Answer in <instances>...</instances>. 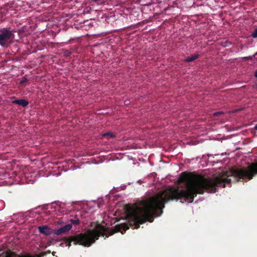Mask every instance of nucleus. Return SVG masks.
Segmentation results:
<instances>
[{"label": "nucleus", "mask_w": 257, "mask_h": 257, "mask_svg": "<svg viewBox=\"0 0 257 257\" xmlns=\"http://www.w3.org/2000/svg\"><path fill=\"white\" fill-rule=\"evenodd\" d=\"M38 229L40 233L45 235H49L52 233L51 229L46 225L39 226L38 227Z\"/></svg>", "instance_id": "obj_5"}, {"label": "nucleus", "mask_w": 257, "mask_h": 257, "mask_svg": "<svg viewBox=\"0 0 257 257\" xmlns=\"http://www.w3.org/2000/svg\"><path fill=\"white\" fill-rule=\"evenodd\" d=\"M254 76L257 78V70L254 72Z\"/></svg>", "instance_id": "obj_14"}, {"label": "nucleus", "mask_w": 257, "mask_h": 257, "mask_svg": "<svg viewBox=\"0 0 257 257\" xmlns=\"http://www.w3.org/2000/svg\"><path fill=\"white\" fill-rule=\"evenodd\" d=\"M28 81V79L26 77H24L22 78L21 82H20V84L21 85H23L25 82H26L27 81Z\"/></svg>", "instance_id": "obj_11"}, {"label": "nucleus", "mask_w": 257, "mask_h": 257, "mask_svg": "<svg viewBox=\"0 0 257 257\" xmlns=\"http://www.w3.org/2000/svg\"><path fill=\"white\" fill-rule=\"evenodd\" d=\"M255 55H257V52L255 53Z\"/></svg>", "instance_id": "obj_16"}, {"label": "nucleus", "mask_w": 257, "mask_h": 257, "mask_svg": "<svg viewBox=\"0 0 257 257\" xmlns=\"http://www.w3.org/2000/svg\"><path fill=\"white\" fill-rule=\"evenodd\" d=\"M70 222H71V224H74V225H77L79 223V220L77 219H71L70 220Z\"/></svg>", "instance_id": "obj_10"}, {"label": "nucleus", "mask_w": 257, "mask_h": 257, "mask_svg": "<svg viewBox=\"0 0 257 257\" xmlns=\"http://www.w3.org/2000/svg\"><path fill=\"white\" fill-rule=\"evenodd\" d=\"M15 32V30L9 28L0 29V45L3 47H8L13 42Z\"/></svg>", "instance_id": "obj_2"}, {"label": "nucleus", "mask_w": 257, "mask_h": 257, "mask_svg": "<svg viewBox=\"0 0 257 257\" xmlns=\"http://www.w3.org/2000/svg\"><path fill=\"white\" fill-rule=\"evenodd\" d=\"M256 55H255V53L253 56H251L244 57L242 58V59L244 60H252L253 58H255Z\"/></svg>", "instance_id": "obj_9"}, {"label": "nucleus", "mask_w": 257, "mask_h": 257, "mask_svg": "<svg viewBox=\"0 0 257 257\" xmlns=\"http://www.w3.org/2000/svg\"><path fill=\"white\" fill-rule=\"evenodd\" d=\"M221 113H222V112H221V111H219V112H215V113H214V115H215V116H217V115H219V114H221Z\"/></svg>", "instance_id": "obj_13"}, {"label": "nucleus", "mask_w": 257, "mask_h": 257, "mask_svg": "<svg viewBox=\"0 0 257 257\" xmlns=\"http://www.w3.org/2000/svg\"><path fill=\"white\" fill-rule=\"evenodd\" d=\"M12 103L17 104L23 107H26L29 104V101L25 99H16L12 101Z\"/></svg>", "instance_id": "obj_6"}, {"label": "nucleus", "mask_w": 257, "mask_h": 257, "mask_svg": "<svg viewBox=\"0 0 257 257\" xmlns=\"http://www.w3.org/2000/svg\"><path fill=\"white\" fill-rule=\"evenodd\" d=\"M72 228L71 224H68L64 226L54 230V233L56 235H60L69 231Z\"/></svg>", "instance_id": "obj_4"}, {"label": "nucleus", "mask_w": 257, "mask_h": 257, "mask_svg": "<svg viewBox=\"0 0 257 257\" xmlns=\"http://www.w3.org/2000/svg\"><path fill=\"white\" fill-rule=\"evenodd\" d=\"M251 36L253 38H257V28L254 30V32L252 33Z\"/></svg>", "instance_id": "obj_12"}, {"label": "nucleus", "mask_w": 257, "mask_h": 257, "mask_svg": "<svg viewBox=\"0 0 257 257\" xmlns=\"http://www.w3.org/2000/svg\"><path fill=\"white\" fill-rule=\"evenodd\" d=\"M0 257H30L29 256H21L18 254L12 251L10 249H8L6 251H3L0 249Z\"/></svg>", "instance_id": "obj_3"}, {"label": "nucleus", "mask_w": 257, "mask_h": 257, "mask_svg": "<svg viewBox=\"0 0 257 257\" xmlns=\"http://www.w3.org/2000/svg\"><path fill=\"white\" fill-rule=\"evenodd\" d=\"M254 129L257 131V124L255 125Z\"/></svg>", "instance_id": "obj_15"}, {"label": "nucleus", "mask_w": 257, "mask_h": 257, "mask_svg": "<svg viewBox=\"0 0 257 257\" xmlns=\"http://www.w3.org/2000/svg\"><path fill=\"white\" fill-rule=\"evenodd\" d=\"M129 228L127 223H120L114 226V230L108 234V231L106 228L101 225H99L96 228L89 230L84 233H80L74 236L65 237L63 238V242H61L60 245L68 246L69 248L71 245V242L74 245L79 244L85 247H89L95 242L100 236L108 237L112 235L114 233L120 232L123 233V231H125Z\"/></svg>", "instance_id": "obj_1"}, {"label": "nucleus", "mask_w": 257, "mask_h": 257, "mask_svg": "<svg viewBox=\"0 0 257 257\" xmlns=\"http://www.w3.org/2000/svg\"><path fill=\"white\" fill-rule=\"evenodd\" d=\"M199 57V54H194V55H191L190 56H189V57H187L184 60V62H192V61L196 60Z\"/></svg>", "instance_id": "obj_7"}, {"label": "nucleus", "mask_w": 257, "mask_h": 257, "mask_svg": "<svg viewBox=\"0 0 257 257\" xmlns=\"http://www.w3.org/2000/svg\"><path fill=\"white\" fill-rule=\"evenodd\" d=\"M103 137L107 138H113L115 137V135L114 134L108 132L105 133L102 135Z\"/></svg>", "instance_id": "obj_8"}]
</instances>
